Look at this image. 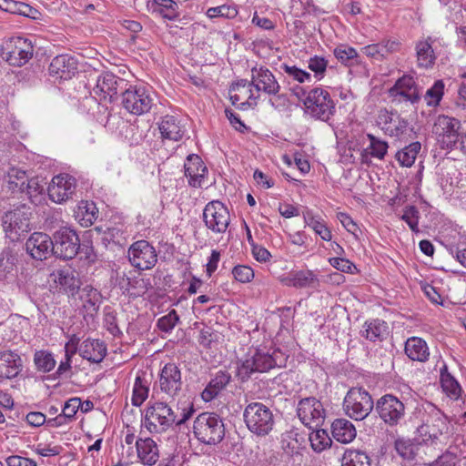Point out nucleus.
<instances>
[{
    "mask_svg": "<svg viewBox=\"0 0 466 466\" xmlns=\"http://www.w3.org/2000/svg\"><path fill=\"white\" fill-rule=\"evenodd\" d=\"M148 382L141 377L137 376L133 387L132 404L139 407L148 397Z\"/></svg>",
    "mask_w": 466,
    "mask_h": 466,
    "instance_id": "obj_43",
    "label": "nucleus"
},
{
    "mask_svg": "<svg viewBox=\"0 0 466 466\" xmlns=\"http://www.w3.org/2000/svg\"><path fill=\"white\" fill-rule=\"evenodd\" d=\"M55 277L56 281L66 290L75 291L81 285L78 273L71 268L58 269Z\"/></svg>",
    "mask_w": 466,
    "mask_h": 466,
    "instance_id": "obj_35",
    "label": "nucleus"
},
{
    "mask_svg": "<svg viewBox=\"0 0 466 466\" xmlns=\"http://www.w3.org/2000/svg\"><path fill=\"white\" fill-rule=\"evenodd\" d=\"M280 68L291 78L298 81L299 83H304L306 81H309L311 79V76L309 73L302 70L296 66H289L287 64H282Z\"/></svg>",
    "mask_w": 466,
    "mask_h": 466,
    "instance_id": "obj_54",
    "label": "nucleus"
},
{
    "mask_svg": "<svg viewBox=\"0 0 466 466\" xmlns=\"http://www.w3.org/2000/svg\"><path fill=\"white\" fill-rule=\"evenodd\" d=\"M334 56L343 64L358 56L357 50L351 46L341 45L334 49Z\"/></svg>",
    "mask_w": 466,
    "mask_h": 466,
    "instance_id": "obj_57",
    "label": "nucleus"
},
{
    "mask_svg": "<svg viewBox=\"0 0 466 466\" xmlns=\"http://www.w3.org/2000/svg\"><path fill=\"white\" fill-rule=\"evenodd\" d=\"M234 279L240 283H248L254 279V270L246 265H237L232 268Z\"/></svg>",
    "mask_w": 466,
    "mask_h": 466,
    "instance_id": "obj_55",
    "label": "nucleus"
},
{
    "mask_svg": "<svg viewBox=\"0 0 466 466\" xmlns=\"http://www.w3.org/2000/svg\"><path fill=\"white\" fill-rule=\"evenodd\" d=\"M441 382L443 391L452 400H458L461 394V388L458 381L446 372L441 373Z\"/></svg>",
    "mask_w": 466,
    "mask_h": 466,
    "instance_id": "obj_45",
    "label": "nucleus"
},
{
    "mask_svg": "<svg viewBox=\"0 0 466 466\" xmlns=\"http://www.w3.org/2000/svg\"><path fill=\"white\" fill-rule=\"evenodd\" d=\"M375 411L388 426L399 425L405 418L404 403L393 394H385L377 400Z\"/></svg>",
    "mask_w": 466,
    "mask_h": 466,
    "instance_id": "obj_10",
    "label": "nucleus"
},
{
    "mask_svg": "<svg viewBox=\"0 0 466 466\" xmlns=\"http://www.w3.org/2000/svg\"><path fill=\"white\" fill-rule=\"evenodd\" d=\"M125 79L109 73L103 74L97 78L93 93L99 100L112 102L118 92H123L127 86Z\"/></svg>",
    "mask_w": 466,
    "mask_h": 466,
    "instance_id": "obj_18",
    "label": "nucleus"
},
{
    "mask_svg": "<svg viewBox=\"0 0 466 466\" xmlns=\"http://www.w3.org/2000/svg\"><path fill=\"white\" fill-rule=\"evenodd\" d=\"M230 380L231 376L227 371L217 372L201 393L203 400L208 402L214 400L226 388Z\"/></svg>",
    "mask_w": 466,
    "mask_h": 466,
    "instance_id": "obj_31",
    "label": "nucleus"
},
{
    "mask_svg": "<svg viewBox=\"0 0 466 466\" xmlns=\"http://www.w3.org/2000/svg\"><path fill=\"white\" fill-rule=\"evenodd\" d=\"M309 441L312 449L320 452L331 444V439L325 430H316L309 434Z\"/></svg>",
    "mask_w": 466,
    "mask_h": 466,
    "instance_id": "obj_47",
    "label": "nucleus"
},
{
    "mask_svg": "<svg viewBox=\"0 0 466 466\" xmlns=\"http://www.w3.org/2000/svg\"><path fill=\"white\" fill-rule=\"evenodd\" d=\"M404 351L407 357L413 361L425 362L429 360V347L421 338H409L405 342Z\"/></svg>",
    "mask_w": 466,
    "mask_h": 466,
    "instance_id": "obj_29",
    "label": "nucleus"
},
{
    "mask_svg": "<svg viewBox=\"0 0 466 466\" xmlns=\"http://www.w3.org/2000/svg\"><path fill=\"white\" fill-rule=\"evenodd\" d=\"M360 332L361 336L370 341L381 342L389 334V327L384 320L375 319L365 321Z\"/></svg>",
    "mask_w": 466,
    "mask_h": 466,
    "instance_id": "obj_30",
    "label": "nucleus"
},
{
    "mask_svg": "<svg viewBox=\"0 0 466 466\" xmlns=\"http://www.w3.org/2000/svg\"><path fill=\"white\" fill-rule=\"evenodd\" d=\"M137 457L144 465L152 466L159 458L157 443L151 438H139L136 441Z\"/></svg>",
    "mask_w": 466,
    "mask_h": 466,
    "instance_id": "obj_28",
    "label": "nucleus"
},
{
    "mask_svg": "<svg viewBox=\"0 0 466 466\" xmlns=\"http://www.w3.org/2000/svg\"><path fill=\"white\" fill-rule=\"evenodd\" d=\"M305 223L308 227L312 228L314 232L319 235L323 240L329 241L332 238L331 231L328 228L325 223L314 217H304Z\"/></svg>",
    "mask_w": 466,
    "mask_h": 466,
    "instance_id": "obj_48",
    "label": "nucleus"
},
{
    "mask_svg": "<svg viewBox=\"0 0 466 466\" xmlns=\"http://www.w3.org/2000/svg\"><path fill=\"white\" fill-rule=\"evenodd\" d=\"M238 14L236 8L228 5H220L208 9L207 15L209 18L216 17H234Z\"/></svg>",
    "mask_w": 466,
    "mask_h": 466,
    "instance_id": "obj_58",
    "label": "nucleus"
},
{
    "mask_svg": "<svg viewBox=\"0 0 466 466\" xmlns=\"http://www.w3.org/2000/svg\"><path fill=\"white\" fill-rule=\"evenodd\" d=\"M22 369L20 356L11 350L0 352V378L12 379L16 377Z\"/></svg>",
    "mask_w": 466,
    "mask_h": 466,
    "instance_id": "obj_27",
    "label": "nucleus"
},
{
    "mask_svg": "<svg viewBox=\"0 0 466 466\" xmlns=\"http://www.w3.org/2000/svg\"><path fill=\"white\" fill-rule=\"evenodd\" d=\"M457 462V456L451 451H446L432 461L430 466H456Z\"/></svg>",
    "mask_w": 466,
    "mask_h": 466,
    "instance_id": "obj_63",
    "label": "nucleus"
},
{
    "mask_svg": "<svg viewBox=\"0 0 466 466\" xmlns=\"http://www.w3.org/2000/svg\"><path fill=\"white\" fill-rule=\"evenodd\" d=\"M368 138L370 140V155L373 157L383 159L388 151V144L387 142L377 138L375 136L371 134H368Z\"/></svg>",
    "mask_w": 466,
    "mask_h": 466,
    "instance_id": "obj_50",
    "label": "nucleus"
},
{
    "mask_svg": "<svg viewBox=\"0 0 466 466\" xmlns=\"http://www.w3.org/2000/svg\"><path fill=\"white\" fill-rule=\"evenodd\" d=\"M42 192L43 187L39 184L37 178H30L26 180L25 191L23 193H25L33 203H35L38 200Z\"/></svg>",
    "mask_w": 466,
    "mask_h": 466,
    "instance_id": "obj_56",
    "label": "nucleus"
},
{
    "mask_svg": "<svg viewBox=\"0 0 466 466\" xmlns=\"http://www.w3.org/2000/svg\"><path fill=\"white\" fill-rule=\"evenodd\" d=\"M284 353L279 349L254 348L250 349L245 358L238 365V377L248 380L255 372H266L275 367L285 364Z\"/></svg>",
    "mask_w": 466,
    "mask_h": 466,
    "instance_id": "obj_1",
    "label": "nucleus"
},
{
    "mask_svg": "<svg viewBox=\"0 0 466 466\" xmlns=\"http://www.w3.org/2000/svg\"><path fill=\"white\" fill-rule=\"evenodd\" d=\"M461 121L446 115H439L432 125V133L436 136L441 148L452 150L461 141Z\"/></svg>",
    "mask_w": 466,
    "mask_h": 466,
    "instance_id": "obj_8",
    "label": "nucleus"
},
{
    "mask_svg": "<svg viewBox=\"0 0 466 466\" xmlns=\"http://www.w3.org/2000/svg\"><path fill=\"white\" fill-rule=\"evenodd\" d=\"M185 175L188 184L194 187H201L208 169L198 155H189L184 165Z\"/></svg>",
    "mask_w": 466,
    "mask_h": 466,
    "instance_id": "obj_24",
    "label": "nucleus"
},
{
    "mask_svg": "<svg viewBox=\"0 0 466 466\" xmlns=\"http://www.w3.org/2000/svg\"><path fill=\"white\" fill-rule=\"evenodd\" d=\"M375 408L370 394L362 388H351L343 401L345 413L355 420H362Z\"/></svg>",
    "mask_w": 466,
    "mask_h": 466,
    "instance_id": "obj_7",
    "label": "nucleus"
},
{
    "mask_svg": "<svg viewBox=\"0 0 466 466\" xmlns=\"http://www.w3.org/2000/svg\"><path fill=\"white\" fill-rule=\"evenodd\" d=\"M79 354L92 363H100L106 355V346L99 339L88 338L80 344Z\"/></svg>",
    "mask_w": 466,
    "mask_h": 466,
    "instance_id": "obj_26",
    "label": "nucleus"
},
{
    "mask_svg": "<svg viewBox=\"0 0 466 466\" xmlns=\"http://www.w3.org/2000/svg\"><path fill=\"white\" fill-rule=\"evenodd\" d=\"M433 40L431 37L420 40L415 45L417 63L420 67H431L436 60V56L432 48Z\"/></svg>",
    "mask_w": 466,
    "mask_h": 466,
    "instance_id": "obj_32",
    "label": "nucleus"
},
{
    "mask_svg": "<svg viewBox=\"0 0 466 466\" xmlns=\"http://www.w3.org/2000/svg\"><path fill=\"white\" fill-rule=\"evenodd\" d=\"M26 250L35 259H45L52 253L53 238L43 232H34L25 243Z\"/></svg>",
    "mask_w": 466,
    "mask_h": 466,
    "instance_id": "obj_21",
    "label": "nucleus"
},
{
    "mask_svg": "<svg viewBox=\"0 0 466 466\" xmlns=\"http://www.w3.org/2000/svg\"><path fill=\"white\" fill-rule=\"evenodd\" d=\"M31 41L21 36L7 39L2 46V54L6 61L15 66L25 65L33 56Z\"/></svg>",
    "mask_w": 466,
    "mask_h": 466,
    "instance_id": "obj_12",
    "label": "nucleus"
},
{
    "mask_svg": "<svg viewBox=\"0 0 466 466\" xmlns=\"http://www.w3.org/2000/svg\"><path fill=\"white\" fill-rule=\"evenodd\" d=\"M281 281L286 286L295 288L315 287L319 283L317 275L309 269L292 272Z\"/></svg>",
    "mask_w": 466,
    "mask_h": 466,
    "instance_id": "obj_33",
    "label": "nucleus"
},
{
    "mask_svg": "<svg viewBox=\"0 0 466 466\" xmlns=\"http://www.w3.org/2000/svg\"><path fill=\"white\" fill-rule=\"evenodd\" d=\"M179 321V317L175 309L157 319V326L162 332H171Z\"/></svg>",
    "mask_w": 466,
    "mask_h": 466,
    "instance_id": "obj_51",
    "label": "nucleus"
},
{
    "mask_svg": "<svg viewBox=\"0 0 466 466\" xmlns=\"http://www.w3.org/2000/svg\"><path fill=\"white\" fill-rule=\"evenodd\" d=\"M444 87L443 80L440 79L434 82L424 95L427 106L436 107L440 105L444 95Z\"/></svg>",
    "mask_w": 466,
    "mask_h": 466,
    "instance_id": "obj_44",
    "label": "nucleus"
},
{
    "mask_svg": "<svg viewBox=\"0 0 466 466\" xmlns=\"http://www.w3.org/2000/svg\"><path fill=\"white\" fill-rule=\"evenodd\" d=\"M77 217L82 226L89 227L97 218V208L95 203L82 202L78 207Z\"/></svg>",
    "mask_w": 466,
    "mask_h": 466,
    "instance_id": "obj_46",
    "label": "nucleus"
},
{
    "mask_svg": "<svg viewBox=\"0 0 466 466\" xmlns=\"http://www.w3.org/2000/svg\"><path fill=\"white\" fill-rule=\"evenodd\" d=\"M49 74L56 79H71L77 72V62L69 55L56 56L49 65Z\"/></svg>",
    "mask_w": 466,
    "mask_h": 466,
    "instance_id": "obj_22",
    "label": "nucleus"
},
{
    "mask_svg": "<svg viewBox=\"0 0 466 466\" xmlns=\"http://www.w3.org/2000/svg\"><path fill=\"white\" fill-rule=\"evenodd\" d=\"M81 406V400L79 398H71L64 405L62 413L68 420H72Z\"/></svg>",
    "mask_w": 466,
    "mask_h": 466,
    "instance_id": "obj_60",
    "label": "nucleus"
},
{
    "mask_svg": "<svg viewBox=\"0 0 466 466\" xmlns=\"http://www.w3.org/2000/svg\"><path fill=\"white\" fill-rule=\"evenodd\" d=\"M76 180L74 177L63 173L55 176L48 187V196L50 199L61 204L72 198L76 193Z\"/></svg>",
    "mask_w": 466,
    "mask_h": 466,
    "instance_id": "obj_17",
    "label": "nucleus"
},
{
    "mask_svg": "<svg viewBox=\"0 0 466 466\" xmlns=\"http://www.w3.org/2000/svg\"><path fill=\"white\" fill-rule=\"evenodd\" d=\"M30 213L25 206L5 213L2 224L5 235L12 241L18 240L20 236L30 230Z\"/></svg>",
    "mask_w": 466,
    "mask_h": 466,
    "instance_id": "obj_13",
    "label": "nucleus"
},
{
    "mask_svg": "<svg viewBox=\"0 0 466 466\" xmlns=\"http://www.w3.org/2000/svg\"><path fill=\"white\" fill-rule=\"evenodd\" d=\"M193 433L201 443L216 445L225 436V425L216 413L203 412L194 420Z\"/></svg>",
    "mask_w": 466,
    "mask_h": 466,
    "instance_id": "obj_2",
    "label": "nucleus"
},
{
    "mask_svg": "<svg viewBox=\"0 0 466 466\" xmlns=\"http://www.w3.org/2000/svg\"><path fill=\"white\" fill-rule=\"evenodd\" d=\"M34 362L38 371L46 373L51 371L56 364L53 354L47 350H37L34 354Z\"/></svg>",
    "mask_w": 466,
    "mask_h": 466,
    "instance_id": "obj_42",
    "label": "nucleus"
},
{
    "mask_svg": "<svg viewBox=\"0 0 466 466\" xmlns=\"http://www.w3.org/2000/svg\"><path fill=\"white\" fill-rule=\"evenodd\" d=\"M81 299L83 301V308L87 314L93 315L97 312L101 303V295L97 289L90 287L85 288Z\"/></svg>",
    "mask_w": 466,
    "mask_h": 466,
    "instance_id": "obj_38",
    "label": "nucleus"
},
{
    "mask_svg": "<svg viewBox=\"0 0 466 466\" xmlns=\"http://www.w3.org/2000/svg\"><path fill=\"white\" fill-rule=\"evenodd\" d=\"M328 66V60L322 56H314L308 61V67L314 73V76L320 80L324 77Z\"/></svg>",
    "mask_w": 466,
    "mask_h": 466,
    "instance_id": "obj_52",
    "label": "nucleus"
},
{
    "mask_svg": "<svg viewBox=\"0 0 466 466\" xmlns=\"http://www.w3.org/2000/svg\"><path fill=\"white\" fill-rule=\"evenodd\" d=\"M151 9L167 20H175L178 16V5L174 0H152Z\"/></svg>",
    "mask_w": 466,
    "mask_h": 466,
    "instance_id": "obj_36",
    "label": "nucleus"
},
{
    "mask_svg": "<svg viewBox=\"0 0 466 466\" xmlns=\"http://www.w3.org/2000/svg\"><path fill=\"white\" fill-rule=\"evenodd\" d=\"M162 392L170 397L178 394L182 388L181 371L175 363H167L160 370L158 379Z\"/></svg>",
    "mask_w": 466,
    "mask_h": 466,
    "instance_id": "obj_20",
    "label": "nucleus"
},
{
    "mask_svg": "<svg viewBox=\"0 0 466 466\" xmlns=\"http://www.w3.org/2000/svg\"><path fill=\"white\" fill-rule=\"evenodd\" d=\"M5 461L8 466H37L35 460L20 455L9 456L6 458Z\"/></svg>",
    "mask_w": 466,
    "mask_h": 466,
    "instance_id": "obj_64",
    "label": "nucleus"
},
{
    "mask_svg": "<svg viewBox=\"0 0 466 466\" xmlns=\"http://www.w3.org/2000/svg\"><path fill=\"white\" fill-rule=\"evenodd\" d=\"M420 149L421 144L420 142H412L396 153V160L401 167H410L414 164Z\"/></svg>",
    "mask_w": 466,
    "mask_h": 466,
    "instance_id": "obj_37",
    "label": "nucleus"
},
{
    "mask_svg": "<svg viewBox=\"0 0 466 466\" xmlns=\"http://www.w3.org/2000/svg\"><path fill=\"white\" fill-rule=\"evenodd\" d=\"M104 324L107 331H109L113 336H118L121 334L115 311L109 310L105 312Z\"/></svg>",
    "mask_w": 466,
    "mask_h": 466,
    "instance_id": "obj_59",
    "label": "nucleus"
},
{
    "mask_svg": "<svg viewBox=\"0 0 466 466\" xmlns=\"http://www.w3.org/2000/svg\"><path fill=\"white\" fill-rule=\"evenodd\" d=\"M203 221L213 233H225L230 223L228 209L218 200L210 201L203 209Z\"/></svg>",
    "mask_w": 466,
    "mask_h": 466,
    "instance_id": "obj_14",
    "label": "nucleus"
},
{
    "mask_svg": "<svg viewBox=\"0 0 466 466\" xmlns=\"http://www.w3.org/2000/svg\"><path fill=\"white\" fill-rule=\"evenodd\" d=\"M128 259L131 265L140 270L152 268L157 261L155 248L146 240L133 243L128 248Z\"/></svg>",
    "mask_w": 466,
    "mask_h": 466,
    "instance_id": "obj_15",
    "label": "nucleus"
},
{
    "mask_svg": "<svg viewBox=\"0 0 466 466\" xmlns=\"http://www.w3.org/2000/svg\"><path fill=\"white\" fill-rule=\"evenodd\" d=\"M383 128L389 136L401 137L409 129V122L399 116H389V120L385 121Z\"/></svg>",
    "mask_w": 466,
    "mask_h": 466,
    "instance_id": "obj_39",
    "label": "nucleus"
},
{
    "mask_svg": "<svg viewBox=\"0 0 466 466\" xmlns=\"http://www.w3.org/2000/svg\"><path fill=\"white\" fill-rule=\"evenodd\" d=\"M152 95L153 92L147 86H126L121 95V104L128 113L142 116L148 113L154 105Z\"/></svg>",
    "mask_w": 466,
    "mask_h": 466,
    "instance_id": "obj_5",
    "label": "nucleus"
},
{
    "mask_svg": "<svg viewBox=\"0 0 466 466\" xmlns=\"http://www.w3.org/2000/svg\"><path fill=\"white\" fill-rule=\"evenodd\" d=\"M175 421L173 410L166 402L157 401L146 409L142 424L154 434L166 431Z\"/></svg>",
    "mask_w": 466,
    "mask_h": 466,
    "instance_id": "obj_4",
    "label": "nucleus"
},
{
    "mask_svg": "<svg viewBox=\"0 0 466 466\" xmlns=\"http://www.w3.org/2000/svg\"><path fill=\"white\" fill-rule=\"evenodd\" d=\"M250 84L258 92L267 96L276 95L281 89L274 74L263 66L252 67Z\"/></svg>",
    "mask_w": 466,
    "mask_h": 466,
    "instance_id": "obj_19",
    "label": "nucleus"
},
{
    "mask_svg": "<svg viewBox=\"0 0 466 466\" xmlns=\"http://www.w3.org/2000/svg\"><path fill=\"white\" fill-rule=\"evenodd\" d=\"M322 403L314 397L302 399L297 408L300 421L309 429L317 428L324 420Z\"/></svg>",
    "mask_w": 466,
    "mask_h": 466,
    "instance_id": "obj_16",
    "label": "nucleus"
},
{
    "mask_svg": "<svg viewBox=\"0 0 466 466\" xmlns=\"http://www.w3.org/2000/svg\"><path fill=\"white\" fill-rule=\"evenodd\" d=\"M341 466H370V459L364 451L348 450L343 454Z\"/></svg>",
    "mask_w": 466,
    "mask_h": 466,
    "instance_id": "obj_41",
    "label": "nucleus"
},
{
    "mask_svg": "<svg viewBox=\"0 0 466 466\" xmlns=\"http://www.w3.org/2000/svg\"><path fill=\"white\" fill-rule=\"evenodd\" d=\"M27 179L25 171L11 167L7 172L8 189L12 192H24Z\"/></svg>",
    "mask_w": 466,
    "mask_h": 466,
    "instance_id": "obj_40",
    "label": "nucleus"
},
{
    "mask_svg": "<svg viewBox=\"0 0 466 466\" xmlns=\"http://www.w3.org/2000/svg\"><path fill=\"white\" fill-rule=\"evenodd\" d=\"M400 218L405 221L410 230L414 233H420L419 219L420 212L414 206H407L403 209V214Z\"/></svg>",
    "mask_w": 466,
    "mask_h": 466,
    "instance_id": "obj_49",
    "label": "nucleus"
},
{
    "mask_svg": "<svg viewBox=\"0 0 466 466\" xmlns=\"http://www.w3.org/2000/svg\"><path fill=\"white\" fill-rule=\"evenodd\" d=\"M219 339V334L210 327H205L199 331L198 341L200 346L211 349Z\"/></svg>",
    "mask_w": 466,
    "mask_h": 466,
    "instance_id": "obj_53",
    "label": "nucleus"
},
{
    "mask_svg": "<svg viewBox=\"0 0 466 466\" xmlns=\"http://www.w3.org/2000/svg\"><path fill=\"white\" fill-rule=\"evenodd\" d=\"M418 432L424 442L431 443L446 442L451 434L450 422L440 410L430 414L427 420L418 428Z\"/></svg>",
    "mask_w": 466,
    "mask_h": 466,
    "instance_id": "obj_9",
    "label": "nucleus"
},
{
    "mask_svg": "<svg viewBox=\"0 0 466 466\" xmlns=\"http://www.w3.org/2000/svg\"><path fill=\"white\" fill-rule=\"evenodd\" d=\"M305 110L311 117L327 122L335 113L329 93L320 87L311 89L304 99Z\"/></svg>",
    "mask_w": 466,
    "mask_h": 466,
    "instance_id": "obj_6",
    "label": "nucleus"
},
{
    "mask_svg": "<svg viewBox=\"0 0 466 466\" xmlns=\"http://www.w3.org/2000/svg\"><path fill=\"white\" fill-rule=\"evenodd\" d=\"M391 96H400L411 104H416L420 100V94L413 77L403 76L397 80L394 86L390 89Z\"/></svg>",
    "mask_w": 466,
    "mask_h": 466,
    "instance_id": "obj_23",
    "label": "nucleus"
},
{
    "mask_svg": "<svg viewBox=\"0 0 466 466\" xmlns=\"http://www.w3.org/2000/svg\"><path fill=\"white\" fill-rule=\"evenodd\" d=\"M397 452L404 459H412L414 456V447L411 443L404 440H398L395 442Z\"/></svg>",
    "mask_w": 466,
    "mask_h": 466,
    "instance_id": "obj_61",
    "label": "nucleus"
},
{
    "mask_svg": "<svg viewBox=\"0 0 466 466\" xmlns=\"http://www.w3.org/2000/svg\"><path fill=\"white\" fill-rule=\"evenodd\" d=\"M158 128L163 138L172 141L180 140L186 133L185 125L175 116H163Z\"/></svg>",
    "mask_w": 466,
    "mask_h": 466,
    "instance_id": "obj_25",
    "label": "nucleus"
},
{
    "mask_svg": "<svg viewBox=\"0 0 466 466\" xmlns=\"http://www.w3.org/2000/svg\"><path fill=\"white\" fill-rule=\"evenodd\" d=\"M331 433L336 441L341 443H349L355 439L357 431L350 420L337 419L331 424Z\"/></svg>",
    "mask_w": 466,
    "mask_h": 466,
    "instance_id": "obj_34",
    "label": "nucleus"
},
{
    "mask_svg": "<svg viewBox=\"0 0 466 466\" xmlns=\"http://www.w3.org/2000/svg\"><path fill=\"white\" fill-rule=\"evenodd\" d=\"M80 240L76 232L70 228H61L53 235L52 254L63 259L74 258L79 250Z\"/></svg>",
    "mask_w": 466,
    "mask_h": 466,
    "instance_id": "obj_11",
    "label": "nucleus"
},
{
    "mask_svg": "<svg viewBox=\"0 0 466 466\" xmlns=\"http://www.w3.org/2000/svg\"><path fill=\"white\" fill-rule=\"evenodd\" d=\"M329 264L341 272L351 273L355 268L354 264L347 258H330Z\"/></svg>",
    "mask_w": 466,
    "mask_h": 466,
    "instance_id": "obj_62",
    "label": "nucleus"
},
{
    "mask_svg": "<svg viewBox=\"0 0 466 466\" xmlns=\"http://www.w3.org/2000/svg\"><path fill=\"white\" fill-rule=\"evenodd\" d=\"M243 417L249 431L257 436L269 434L275 424L271 410L261 402L248 403L244 410Z\"/></svg>",
    "mask_w": 466,
    "mask_h": 466,
    "instance_id": "obj_3",
    "label": "nucleus"
}]
</instances>
